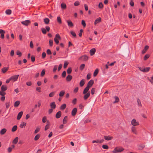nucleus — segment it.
<instances>
[{
    "instance_id": "6e6d98bb",
    "label": "nucleus",
    "mask_w": 153,
    "mask_h": 153,
    "mask_svg": "<svg viewBox=\"0 0 153 153\" xmlns=\"http://www.w3.org/2000/svg\"><path fill=\"white\" fill-rule=\"evenodd\" d=\"M46 120H47V117H46V116L44 117H43L42 119V122L43 123H45L46 122Z\"/></svg>"
},
{
    "instance_id": "7c9ffc66",
    "label": "nucleus",
    "mask_w": 153,
    "mask_h": 153,
    "mask_svg": "<svg viewBox=\"0 0 153 153\" xmlns=\"http://www.w3.org/2000/svg\"><path fill=\"white\" fill-rule=\"evenodd\" d=\"M66 107V105L65 104L62 105L60 106V108L61 109L63 110Z\"/></svg>"
},
{
    "instance_id": "bf43d9fd",
    "label": "nucleus",
    "mask_w": 153,
    "mask_h": 153,
    "mask_svg": "<svg viewBox=\"0 0 153 153\" xmlns=\"http://www.w3.org/2000/svg\"><path fill=\"white\" fill-rule=\"evenodd\" d=\"M66 72L65 71H64L63 72L62 74V77H65L66 76Z\"/></svg>"
},
{
    "instance_id": "39448f33",
    "label": "nucleus",
    "mask_w": 153,
    "mask_h": 153,
    "mask_svg": "<svg viewBox=\"0 0 153 153\" xmlns=\"http://www.w3.org/2000/svg\"><path fill=\"white\" fill-rule=\"evenodd\" d=\"M5 33V31L2 29H0V37L2 39H4V38Z\"/></svg>"
},
{
    "instance_id": "412c9836",
    "label": "nucleus",
    "mask_w": 153,
    "mask_h": 153,
    "mask_svg": "<svg viewBox=\"0 0 153 153\" xmlns=\"http://www.w3.org/2000/svg\"><path fill=\"white\" fill-rule=\"evenodd\" d=\"M61 111H59L58 112L56 115V118H59L61 116Z\"/></svg>"
},
{
    "instance_id": "72a5a7b5",
    "label": "nucleus",
    "mask_w": 153,
    "mask_h": 153,
    "mask_svg": "<svg viewBox=\"0 0 153 153\" xmlns=\"http://www.w3.org/2000/svg\"><path fill=\"white\" fill-rule=\"evenodd\" d=\"M57 20L58 23L59 24H61L62 23V20L60 17L59 16L57 17Z\"/></svg>"
},
{
    "instance_id": "0e129e2a",
    "label": "nucleus",
    "mask_w": 153,
    "mask_h": 153,
    "mask_svg": "<svg viewBox=\"0 0 153 153\" xmlns=\"http://www.w3.org/2000/svg\"><path fill=\"white\" fill-rule=\"evenodd\" d=\"M31 61L33 62L35 61V57L33 56H32L31 57Z\"/></svg>"
},
{
    "instance_id": "7ed1b4c3",
    "label": "nucleus",
    "mask_w": 153,
    "mask_h": 153,
    "mask_svg": "<svg viewBox=\"0 0 153 153\" xmlns=\"http://www.w3.org/2000/svg\"><path fill=\"white\" fill-rule=\"evenodd\" d=\"M131 123L132 125L134 126L139 125V123L138 121H137L136 120L134 119L131 121Z\"/></svg>"
},
{
    "instance_id": "6ab92c4d",
    "label": "nucleus",
    "mask_w": 153,
    "mask_h": 153,
    "mask_svg": "<svg viewBox=\"0 0 153 153\" xmlns=\"http://www.w3.org/2000/svg\"><path fill=\"white\" fill-rule=\"evenodd\" d=\"M89 87H86L84 89L83 93V94H85L86 93H87L88 91H89Z\"/></svg>"
},
{
    "instance_id": "5701e85b",
    "label": "nucleus",
    "mask_w": 153,
    "mask_h": 153,
    "mask_svg": "<svg viewBox=\"0 0 153 153\" xmlns=\"http://www.w3.org/2000/svg\"><path fill=\"white\" fill-rule=\"evenodd\" d=\"M50 22V20L48 18H45L44 19V22L46 25L48 24Z\"/></svg>"
},
{
    "instance_id": "58836bf2",
    "label": "nucleus",
    "mask_w": 153,
    "mask_h": 153,
    "mask_svg": "<svg viewBox=\"0 0 153 153\" xmlns=\"http://www.w3.org/2000/svg\"><path fill=\"white\" fill-rule=\"evenodd\" d=\"M17 129V126L16 125L14 126L12 128V132L15 131Z\"/></svg>"
},
{
    "instance_id": "4c0bfd02",
    "label": "nucleus",
    "mask_w": 153,
    "mask_h": 153,
    "mask_svg": "<svg viewBox=\"0 0 153 153\" xmlns=\"http://www.w3.org/2000/svg\"><path fill=\"white\" fill-rule=\"evenodd\" d=\"M98 73V69H96L94 71V76H97V74Z\"/></svg>"
},
{
    "instance_id": "f3484780",
    "label": "nucleus",
    "mask_w": 153,
    "mask_h": 153,
    "mask_svg": "<svg viewBox=\"0 0 153 153\" xmlns=\"http://www.w3.org/2000/svg\"><path fill=\"white\" fill-rule=\"evenodd\" d=\"M7 86L6 85H3L1 87V90L4 91L7 89Z\"/></svg>"
},
{
    "instance_id": "a878e982",
    "label": "nucleus",
    "mask_w": 153,
    "mask_h": 153,
    "mask_svg": "<svg viewBox=\"0 0 153 153\" xmlns=\"http://www.w3.org/2000/svg\"><path fill=\"white\" fill-rule=\"evenodd\" d=\"M85 83V80L84 79H82L80 82L79 85L81 87L83 86Z\"/></svg>"
},
{
    "instance_id": "4d7b16f0",
    "label": "nucleus",
    "mask_w": 153,
    "mask_h": 153,
    "mask_svg": "<svg viewBox=\"0 0 153 153\" xmlns=\"http://www.w3.org/2000/svg\"><path fill=\"white\" fill-rule=\"evenodd\" d=\"M53 43V41L52 40H50L49 41V45L50 46H52Z\"/></svg>"
},
{
    "instance_id": "052dcab7",
    "label": "nucleus",
    "mask_w": 153,
    "mask_h": 153,
    "mask_svg": "<svg viewBox=\"0 0 153 153\" xmlns=\"http://www.w3.org/2000/svg\"><path fill=\"white\" fill-rule=\"evenodd\" d=\"M55 93V92H52L49 95V97H52L53 96Z\"/></svg>"
},
{
    "instance_id": "e2e57ef3",
    "label": "nucleus",
    "mask_w": 153,
    "mask_h": 153,
    "mask_svg": "<svg viewBox=\"0 0 153 153\" xmlns=\"http://www.w3.org/2000/svg\"><path fill=\"white\" fill-rule=\"evenodd\" d=\"M77 101V99L76 98H74L72 101V103L74 105L76 104Z\"/></svg>"
},
{
    "instance_id": "f8f14e48",
    "label": "nucleus",
    "mask_w": 153,
    "mask_h": 153,
    "mask_svg": "<svg viewBox=\"0 0 153 153\" xmlns=\"http://www.w3.org/2000/svg\"><path fill=\"white\" fill-rule=\"evenodd\" d=\"M23 114V112L22 111H21L18 114L17 116V119L18 120H20L21 117H22V115Z\"/></svg>"
},
{
    "instance_id": "b1692460",
    "label": "nucleus",
    "mask_w": 153,
    "mask_h": 153,
    "mask_svg": "<svg viewBox=\"0 0 153 153\" xmlns=\"http://www.w3.org/2000/svg\"><path fill=\"white\" fill-rule=\"evenodd\" d=\"M51 107L53 109H55L56 108V104L54 102H53L50 104Z\"/></svg>"
},
{
    "instance_id": "aec40b11",
    "label": "nucleus",
    "mask_w": 153,
    "mask_h": 153,
    "mask_svg": "<svg viewBox=\"0 0 153 153\" xmlns=\"http://www.w3.org/2000/svg\"><path fill=\"white\" fill-rule=\"evenodd\" d=\"M149 46L148 45H146L144 48L143 49V51H142V53L143 54H144V53H145L147 50L149 49Z\"/></svg>"
},
{
    "instance_id": "603ef678",
    "label": "nucleus",
    "mask_w": 153,
    "mask_h": 153,
    "mask_svg": "<svg viewBox=\"0 0 153 153\" xmlns=\"http://www.w3.org/2000/svg\"><path fill=\"white\" fill-rule=\"evenodd\" d=\"M102 147L103 149H108V147L107 145H103L102 146Z\"/></svg>"
},
{
    "instance_id": "864d4df0",
    "label": "nucleus",
    "mask_w": 153,
    "mask_h": 153,
    "mask_svg": "<svg viewBox=\"0 0 153 153\" xmlns=\"http://www.w3.org/2000/svg\"><path fill=\"white\" fill-rule=\"evenodd\" d=\"M71 34L74 36H76V34L72 30H71L70 31Z\"/></svg>"
},
{
    "instance_id": "f257e3e1",
    "label": "nucleus",
    "mask_w": 153,
    "mask_h": 153,
    "mask_svg": "<svg viewBox=\"0 0 153 153\" xmlns=\"http://www.w3.org/2000/svg\"><path fill=\"white\" fill-rule=\"evenodd\" d=\"M124 150V149L122 147H117L115 148L114 150L112 151L113 153H117L120 152Z\"/></svg>"
},
{
    "instance_id": "c03bdc74",
    "label": "nucleus",
    "mask_w": 153,
    "mask_h": 153,
    "mask_svg": "<svg viewBox=\"0 0 153 153\" xmlns=\"http://www.w3.org/2000/svg\"><path fill=\"white\" fill-rule=\"evenodd\" d=\"M67 116H65L64 119H63V123L64 124H65L67 123V120L66 119V118H67Z\"/></svg>"
},
{
    "instance_id": "338daca9",
    "label": "nucleus",
    "mask_w": 153,
    "mask_h": 153,
    "mask_svg": "<svg viewBox=\"0 0 153 153\" xmlns=\"http://www.w3.org/2000/svg\"><path fill=\"white\" fill-rule=\"evenodd\" d=\"M57 66L56 65H55L54 67L53 70V72H55L56 71V70L57 69Z\"/></svg>"
},
{
    "instance_id": "09e8293b",
    "label": "nucleus",
    "mask_w": 153,
    "mask_h": 153,
    "mask_svg": "<svg viewBox=\"0 0 153 153\" xmlns=\"http://www.w3.org/2000/svg\"><path fill=\"white\" fill-rule=\"evenodd\" d=\"M95 91V89L94 88H92L91 91V93L92 95L94 94Z\"/></svg>"
},
{
    "instance_id": "1a4fd4ad",
    "label": "nucleus",
    "mask_w": 153,
    "mask_h": 153,
    "mask_svg": "<svg viewBox=\"0 0 153 153\" xmlns=\"http://www.w3.org/2000/svg\"><path fill=\"white\" fill-rule=\"evenodd\" d=\"M132 132L134 134H137V128L134 126H132L131 128Z\"/></svg>"
},
{
    "instance_id": "5fc2aeb1",
    "label": "nucleus",
    "mask_w": 153,
    "mask_h": 153,
    "mask_svg": "<svg viewBox=\"0 0 153 153\" xmlns=\"http://www.w3.org/2000/svg\"><path fill=\"white\" fill-rule=\"evenodd\" d=\"M16 53L19 57L21 56L22 55V53L19 51H17L16 52Z\"/></svg>"
},
{
    "instance_id": "ea45409f",
    "label": "nucleus",
    "mask_w": 153,
    "mask_h": 153,
    "mask_svg": "<svg viewBox=\"0 0 153 153\" xmlns=\"http://www.w3.org/2000/svg\"><path fill=\"white\" fill-rule=\"evenodd\" d=\"M96 143H103L104 141L103 140H96Z\"/></svg>"
},
{
    "instance_id": "9b49d317",
    "label": "nucleus",
    "mask_w": 153,
    "mask_h": 153,
    "mask_svg": "<svg viewBox=\"0 0 153 153\" xmlns=\"http://www.w3.org/2000/svg\"><path fill=\"white\" fill-rule=\"evenodd\" d=\"M90 92H88L85 94H84L85 95L83 97V99L85 100H86L90 96Z\"/></svg>"
},
{
    "instance_id": "f704fd0d",
    "label": "nucleus",
    "mask_w": 153,
    "mask_h": 153,
    "mask_svg": "<svg viewBox=\"0 0 153 153\" xmlns=\"http://www.w3.org/2000/svg\"><path fill=\"white\" fill-rule=\"evenodd\" d=\"M98 7L100 9H102L103 7V5L102 3L101 2L99 3L98 4Z\"/></svg>"
},
{
    "instance_id": "4468645a",
    "label": "nucleus",
    "mask_w": 153,
    "mask_h": 153,
    "mask_svg": "<svg viewBox=\"0 0 153 153\" xmlns=\"http://www.w3.org/2000/svg\"><path fill=\"white\" fill-rule=\"evenodd\" d=\"M101 18L100 17H99L96 19L94 21V24L96 25L97 23L100 22L101 21Z\"/></svg>"
},
{
    "instance_id": "0eeeda50",
    "label": "nucleus",
    "mask_w": 153,
    "mask_h": 153,
    "mask_svg": "<svg viewBox=\"0 0 153 153\" xmlns=\"http://www.w3.org/2000/svg\"><path fill=\"white\" fill-rule=\"evenodd\" d=\"M94 83V81L92 80H91L88 83L87 87H88L89 88L91 87Z\"/></svg>"
},
{
    "instance_id": "de8ad7c7",
    "label": "nucleus",
    "mask_w": 153,
    "mask_h": 153,
    "mask_svg": "<svg viewBox=\"0 0 153 153\" xmlns=\"http://www.w3.org/2000/svg\"><path fill=\"white\" fill-rule=\"evenodd\" d=\"M68 64V63L66 61H65L64 65V68H65L67 67Z\"/></svg>"
},
{
    "instance_id": "49530a36",
    "label": "nucleus",
    "mask_w": 153,
    "mask_h": 153,
    "mask_svg": "<svg viewBox=\"0 0 153 153\" xmlns=\"http://www.w3.org/2000/svg\"><path fill=\"white\" fill-rule=\"evenodd\" d=\"M10 103L9 102H6L5 103L6 106L7 108H8L10 106Z\"/></svg>"
},
{
    "instance_id": "473e14b6",
    "label": "nucleus",
    "mask_w": 153,
    "mask_h": 153,
    "mask_svg": "<svg viewBox=\"0 0 153 153\" xmlns=\"http://www.w3.org/2000/svg\"><path fill=\"white\" fill-rule=\"evenodd\" d=\"M41 30L43 34H46L47 31L46 29L42 27L41 28Z\"/></svg>"
},
{
    "instance_id": "20e7f679",
    "label": "nucleus",
    "mask_w": 153,
    "mask_h": 153,
    "mask_svg": "<svg viewBox=\"0 0 153 153\" xmlns=\"http://www.w3.org/2000/svg\"><path fill=\"white\" fill-rule=\"evenodd\" d=\"M19 75H15L12 76L10 77V79H11V81H15L18 79Z\"/></svg>"
},
{
    "instance_id": "680f3d73",
    "label": "nucleus",
    "mask_w": 153,
    "mask_h": 153,
    "mask_svg": "<svg viewBox=\"0 0 153 153\" xmlns=\"http://www.w3.org/2000/svg\"><path fill=\"white\" fill-rule=\"evenodd\" d=\"M39 130H40V128H39L38 127H37L34 131V133L35 134L37 133L39 131Z\"/></svg>"
},
{
    "instance_id": "e433bc0d",
    "label": "nucleus",
    "mask_w": 153,
    "mask_h": 153,
    "mask_svg": "<svg viewBox=\"0 0 153 153\" xmlns=\"http://www.w3.org/2000/svg\"><path fill=\"white\" fill-rule=\"evenodd\" d=\"M40 136V135L39 134H36L34 137L35 140L36 141L38 140V139L39 138Z\"/></svg>"
},
{
    "instance_id": "69168bd1",
    "label": "nucleus",
    "mask_w": 153,
    "mask_h": 153,
    "mask_svg": "<svg viewBox=\"0 0 153 153\" xmlns=\"http://www.w3.org/2000/svg\"><path fill=\"white\" fill-rule=\"evenodd\" d=\"M47 53L48 55H50L51 54V52L50 50L48 49L47 51Z\"/></svg>"
},
{
    "instance_id": "79ce46f5",
    "label": "nucleus",
    "mask_w": 153,
    "mask_h": 153,
    "mask_svg": "<svg viewBox=\"0 0 153 153\" xmlns=\"http://www.w3.org/2000/svg\"><path fill=\"white\" fill-rule=\"evenodd\" d=\"M137 102L138 104V106L140 107H141L142 106V105L140 102V99H138L137 100Z\"/></svg>"
},
{
    "instance_id": "a211bd4d",
    "label": "nucleus",
    "mask_w": 153,
    "mask_h": 153,
    "mask_svg": "<svg viewBox=\"0 0 153 153\" xmlns=\"http://www.w3.org/2000/svg\"><path fill=\"white\" fill-rule=\"evenodd\" d=\"M72 78V76L70 75H68L66 77V80L68 82H70L71 81Z\"/></svg>"
},
{
    "instance_id": "a18cd8bd",
    "label": "nucleus",
    "mask_w": 153,
    "mask_h": 153,
    "mask_svg": "<svg viewBox=\"0 0 153 153\" xmlns=\"http://www.w3.org/2000/svg\"><path fill=\"white\" fill-rule=\"evenodd\" d=\"M85 65L84 64H82L80 66V69L82 70L84 68Z\"/></svg>"
},
{
    "instance_id": "dca6fc26",
    "label": "nucleus",
    "mask_w": 153,
    "mask_h": 153,
    "mask_svg": "<svg viewBox=\"0 0 153 153\" xmlns=\"http://www.w3.org/2000/svg\"><path fill=\"white\" fill-rule=\"evenodd\" d=\"M68 26L69 27H72L74 26L72 22L70 20H67V21Z\"/></svg>"
},
{
    "instance_id": "8fccbe9b",
    "label": "nucleus",
    "mask_w": 153,
    "mask_h": 153,
    "mask_svg": "<svg viewBox=\"0 0 153 153\" xmlns=\"http://www.w3.org/2000/svg\"><path fill=\"white\" fill-rule=\"evenodd\" d=\"M149 57V55L148 54H146L144 57V60H146Z\"/></svg>"
},
{
    "instance_id": "393cba45",
    "label": "nucleus",
    "mask_w": 153,
    "mask_h": 153,
    "mask_svg": "<svg viewBox=\"0 0 153 153\" xmlns=\"http://www.w3.org/2000/svg\"><path fill=\"white\" fill-rule=\"evenodd\" d=\"M9 68L8 67H4L1 69V71L3 73H5L8 70Z\"/></svg>"
},
{
    "instance_id": "4be33fe9",
    "label": "nucleus",
    "mask_w": 153,
    "mask_h": 153,
    "mask_svg": "<svg viewBox=\"0 0 153 153\" xmlns=\"http://www.w3.org/2000/svg\"><path fill=\"white\" fill-rule=\"evenodd\" d=\"M6 129L5 128H3L0 131V134L1 135H3L6 132Z\"/></svg>"
},
{
    "instance_id": "cd10ccee",
    "label": "nucleus",
    "mask_w": 153,
    "mask_h": 153,
    "mask_svg": "<svg viewBox=\"0 0 153 153\" xmlns=\"http://www.w3.org/2000/svg\"><path fill=\"white\" fill-rule=\"evenodd\" d=\"M12 13V11L11 10L8 9L6 10L5 13L7 15H10Z\"/></svg>"
},
{
    "instance_id": "c9c22d12",
    "label": "nucleus",
    "mask_w": 153,
    "mask_h": 153,
    "mask_svg": "<svg viewBox=\"0 0 153 153\" xmlns=\"http://www.w3.org/2000/svg\"><path fill=\"white\" fill-rule=\"evenodd\" d=\"M61 8L63 9H65L66 8V6L65 4L62 3L61 4Z\"/></svg>"
},
{
    "instance_id": "6e6552de",
    "label": "nucleus",
    "mask_w": 153,
    "mask_h": 153,
    "mask_svg": "<svg viewBox=\"0 0 153 153\" xmlns=\"http://www.w3.org/2000/svg\"><path fill=\"white\" fill-rule=\"evenodd\" d=\"M30 21L29 20H25L21 22V23L25 26H27L30 23Z\"/></svg>"
},
{
    "instance_id": "9d476101",
    "label": "nucleus",
    "mask_w": 153,
    "mask_h": 153,
    "mask_svg": "<svg viewBox=\"0 0 153 153\" xmlns=\"http://www.w3.org/2000/svg\"><path fill=\"white\" fill-rule=\"evenodd\" d=\"M77 111V108H74L72 110L71 112V114L73 116H74L76 114Z\"/></svg>"
},
{
    "instance_id": "2eb2a0df",
    "label": "nucleus",
    "mask_w": 153,
    "mask_h": 153,
    "mask_svg": "<svg viewBox=\"0 0 153 153\" xmlns=\"http://www.w3.org/2000/svg\"><path fill=\"white\" fill-rule=\"evenodd\" d=\"M104 139L107 140H109L113 139V137L110 136H104Z\"/></svg>"
},
{
    "instance_id": "ddd939ff",
    "label": "nucleus",
    "mask_w": 153,
    "mask_h": 153,
    "mask_svg": "<svg viewBox=\"0 0 153 153\" xmlns=\"http://www.w3.org/2000/svg\"><path fill=\"white\" fill-rule=\"evenodd\" d=\"M96 49L94 48L91 49L90 51V55L91 56L93 55L95 53Z\"/></svg>"
},
{
    "instance_id": "13d9d810",
    "label": "nucleus",
    "mask_w": 153,
    "mask_h": 153,
    "mask_svg": "<svg viewBox=\"0 0 153 153\" xmlns=\"http://www.w3.org/2000/svg\"><path fill=\"white\" fill-rule=\"evenodd\" d=\"M5 93L4 92V91H2L1 90L0 91V95L2 96H4L5 95Z\"/></svg>"
},
{
    "instance_id": "bb28decb",
    "label": "nucleus",
    "mask_w": 153,
    "mask_h": 153,
    "mask_svg": "<svg viewBox=\"0 0 153 153\" xmlns=\"http://www.w3.org/2000/svg\"><path fill=\"white\" fill-rule=\"evenodd\" d=\"M65 94V91L64 90L61 91L59 94V96L60 97H62L64 96Z\"/></svg>"
},
{
    "instance_id": "f03ea898",
    "label": "nucleus",
    "mask_w": 153,
    "mask_h": 153,
    "mask_svg": "<svg viewBox=\"0 0 153 153\" xmlns=\"http://www.w3.org/2000/svg\"><path fill=\"white\" fill-rule=\"evenodd\" d=\"M61 39V37L59 34H56L55 35V37L54 38V41L55 42L58 44L59 43V39Z\"/></svg>"
},
{
    "instance_id": "423d86ee",
    "label": "nucleus",
    "mask_w": 153,
    "mask_h": 153,
    "mask_svg": "<svg viewBox=\"0 0 153 153\" xmlns=\"http://www.w3.org/2000/svg\"><path fill=\"white\" fill-rule=\"evenodd\" d=\"M88 56L86 55H84L81 56L79 59H81L83 61H86L88 59Z\"/></svg>"
},
{
    "instance_id": "774afa93",
    "label": "nucleus",
    "mask_w": 153,
    "mask_h": 153,
    "mask_svg": "<svg viewBox=\"0 0 153 153\" xmlns=\"http://www.w3.org/2000/svg\"><path fill=\"white\" fill-rule=\"evenodd\" d=\"M82 24L83 25V26L84 27H85V26H86V24H85V21L84 20H82Z\"/></svg>"
},
{
    "instance_id": "37998d69",
    "label": "nucleus",
    "mask_w": 153,
    "mask_h": 153,
    "mask_svg": "<svg viewBox=\"0 0 153 153\" xmlns=\"http://www.w3.org/2000/svg\"><path fill=\"white\" fill-rule=\"evenodd\" d=\"M26 123H25L23 122L21 123L20 125V127L21 128H23L24 126H26Z\"/></svg>"
},
{
    "instance_id": "a19ab883",
    "label": "nucleus",
    "mask_w": 153,
    "mask_h": 153,
    "mask_svg": "<svg viewBox=\"0 0 153 153\" xmlns=\"http://www.w3.org/2000/svg\"><path fill=\"white\" fill-rule=\"evenodd\" d=\"M45 69H43L41 74V76H43L45 74Z\"/></svg>"
},
{
    "instance_id": "3c124183",
    "label": "nucleus",
    "mask_w": 153,
    "mask_h": 153,
    "mask_svg": "<svg viewBox=\"0 0 153 153\" xmlns=\"http://www.w3.org/2000/svg\"><path fill=\"white\" fill-rule=\"evenodd\" d=\"M72 71L71 69V68H69L67 70V73L68 74H70Z\"/></svg>"
},
{
    "instance_id": "2f4dec72",
    "label": "nucleus",
    "mask_w": 153,
    "mask_h": 153,
    "mask_svg": "<svg viewBox=\"0 0 153 153\" xmlns=\"http://www.w3.org/2000/svg\"><path fill=\"white\" fill-rule=\"evenodd\" d=\"M114 98L115 99V101L113 102L114 103H116L117 102H119V98L117 96H115L114 97Z\"/></svg>"
},
{
    "instance_id": "c85d7f7f",
    "label": "nucleus",
    "mask_w": 153,
    "mask_h": 153,
    "mask_svg": "<svg viewBox=\"0 0 153 153\" xmlns=\"http://www.w3.org/2000/svg\"><path fill=\"white\" fill-rule=\"evenodd\" d=\"M20 104V102L19 101H16L14 104V106L15 107H17Z\"/></svg>"
},
{
    "instance_id": "c756f323",
    "label": "nucleus",
    "mask_w": 153,
    "mask_h": 153,
    "mask_svg": "<svg viewBox=\"0 0 153 153\" xmlns=\"http://www.w3.org/2000/svg\"><path fill=\"white\" fill-rule=\"evenodd\" d=\"M18 139L19 138L18 137H16L13 140V143L15 144H16L18 142Z\"/></svg>"
}]
</instances>
